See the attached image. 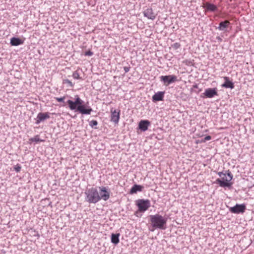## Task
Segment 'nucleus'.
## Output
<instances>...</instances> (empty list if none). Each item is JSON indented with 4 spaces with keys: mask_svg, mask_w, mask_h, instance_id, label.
Wrapping results in <instances>:
<instances>
[{
    "mask_svg": "<svg viewBox=\"0 0 254 254\" xmlns=\"http://www.w3.org/2000/svg\"><path fill=\"white\" fill-rule=\"evenodd\" d=\"M135 204L138 207V211L135 212V214H136L138 212H144L151 206L150 201L147 199H138L135 201Z\"/></svg>",
    "mask_w": 254,
    "mask_h": 254,
    "instance_id": "5",
    "label": "nucleus"
},
{
    "mask_svg": "<svg viewBox=\"0 0 254 254\" xmlns=\"http://www.w3.org/2000/svg\"><path fill=\"white\" fill-rule=\"evenodd\" d=\"M226 174L228 178L223 176L222 179L218 178L216 179V183L221 187H227L229 188L233 185V183L231 182V181L233 179V175L229 170L226 171Z\"/></svg>",
    "mask_w": 254,
    "mask_h": 254,
    "instance_id": "4",
    "label": "nucleus"
},
{
    "mask_svg": "<svg viewBox=\"0 0 254 254\" xmlns=\"http://www.w3.org/2000/svg\"><path fill=\"white\" fill-rule=\"evenodd\" d=\"M159 78L160 81L166 86L173 83L178 80L177 76L175 75H162Z\"/></svg>",
    "mask_w": 254,
    "mask_h": 254,
    "instance_id": "8",
    "label": "nucleus"
},
{
    "mask_svg": "<svg viewBox=\"0 0 254 254\" xmlns=\"http://www.w3.org/2000/svg\"><path fill=\"white\" fill-rule=\"evenodd\" d=\"M198 84H195L193 85V86H192L193 88L196 89V88H198Z\"/></svg>",
    "mask_w": 254,
    "mask_h": 254,
    "instance_id": "33",
    "label": "nucleus"
},
{
    "mask_svg": "<svg viewBox=\"0 0 254 254\" xmlns=\"http://www.w3.org/2000/svg\"><path fill=\"white\" fill-rule=\"evenodd\" d=\"M120 111L115 110L114 111H111V121L115 124H118L120 119Z\"/></svg>",
    "mask_w": 254,
    "mask_h": 254,
    "instance_id": "15",
    "label": "nucleus"
},
{
    "mask_svg": "<svg viewBox=\"0 0 254 254\" xmlns=\"http://www.w3.org/2000/svg\"><path fill=\"white\" fill-rule=\"evenodd\" d=\"M21 166L20 164H17L16 165L14 166L13 170L16 172L18 173L21 171Z\"/></svg>",
    "mask_w": 254,
    "mask_h": 254,
    "instance_id": "24",
    "label": "nucleus"
},
{
    "mask_svg": "<svg viewBox=\"0 0 254 254\" xmlns=\"http://www.w3.org/2000/svg\"><path fill=\"white\" fill-rule=\"evenodd\" d=\"M193 88H191V89H190V92H193Z\"/></svg>",
    "mask_w": 254,
    "mask_h": 254,
    "instance_id": "36",
    "label": "nucleus"
},
{
    "mask_svg": "<svg viewBox=\"0 0 254 254\" xmlns=\"http://www.w3.org/2000/svg\"><path fill=\"white\" fill-rule=\"evenodd\" d=\"M143 13L145 17L151 20L155 19L156 16V14L153 12L151 8H147L143 11Z\"/></svg>",
    "mask_w": 254,
    "mask_h": 254,
    "instance_id": "13",
    "label": "nucleus"
},
{
    "mask_svg": "<svg viewBox=\"0 0 254 254\" xmlns=\"http://www.w3.org/2000/svg\"><path fill=\"white\" fill-rule=\"evenodd\" d=\"M72 77L75 79H81V77L80 76L78 70H76L73 73Z\"/></svg>",
    "mask_w": 254,
    "mask_h": 254,
    "instance_id": "23",
    "label": "nucleus"
},
{
    "mask_svg": "<svg viewBox=\"0 0 254 254\" xmlns=\"http://www.w3.org/2000/svg\"><path fill=\"white\" fill-rule=\"evenodd\" d=\"M50 113L46 112L42 113L40 112L38 114L37 118L35 119L36 120V124L38 125L41 122L44 121L45 120L50 118Z\"/></svg>",
    "mask_w": 254,
    "mask_h": 254,
    "instance_id": "10",
    "label": "nucleus"
},
{
    "mask_svg": "<svg viewBox=\"0 0 254 254\" xmlns=\"http://www.w3.org/2000/svg\"><path fill=\"white\" fill-rule=\"evenodd\" d=\"M216 38L219 43L221 42L223 40L222 39L220 36H217Z\"/></svg>",
    "mask_w": 254,
    "mask_h": 254,
    "instance_id": "32",
    "label": "nucleus"
},
{
    "mask_svg": "<svg viewBox=\"0 0 254 254\" xmlns=\"http://www.w3.org/2000/svg\"><path fill=\"white\" fill-rule=\"evenodd\" d=\"M89 125L91 127H93L98 125V122L96 120H92L89 122Z\"/></svg>",
    "mask_w": 254,
    "mask_h": 254,
    "instance_id": "25",
    "label": "nucleus"
},
{
    "mask_svg": "<svg viewBox=\"0 0 254 254\" xmlns=\"http://www.w3.org/2000/svg\"><path fill=\"white\" fill-rule=\"evenodd\" d=\"M100 190V199H103L104 201L108 200L110 197V190L108 187H99Z\"/></svg>",
    "mask_w": 254,
    "mask_h": 254,
    "instance_id": "9",
    "label": "nucleus"
},
{
    "mask_svg": "<svg viewBox=\"0 0 254 254\" xmlns=\"http://www.w3.org/2000/svg\"><path fill=\"white\" fill-rule=\"evenodd\" d=\"M130 68V67L129 66H125L124 67V69L125 71V73H127L129 71V69Z\"/></svg>",
    "mask_w": 254,
    "mask_h": 254,
    "instance_id": "31",
    "label": "nucleus"
},
{
    "mask_svg": "<svg viewBox=\"0 0 254 254\" xmlns=\"http://www.w3.org/2000/svg\"><path fill=\"white\" fill-rule=\"evenodd\" d=\"M66 103L71 110L79 112L82 115H90L93 111L92 109L86 105L77 95L74 96V101L68 100Z\"/></svg>",
    "mask_w": 254,
    "mask_h": 254,
    "instance_id": "1",
    "label": "nucleus"
},
{
    "mask_svg": "<svg viewBox=\"0 0 254 254\" xmlns=\"http://www.w3.org/2000/svg\"><path fill=\"white\" fill-rule=\"evenodd\" d=\"M223 79H224V82L221 85V87L225 88H230L232 89L234 88V83L232 82V81L230 80L229 77L224 76L223 77Z\"/></svg>",
    "mask_w": 254,
    "mask_h": 254,
    "instance_id": "12",
    "label": "nucleus"
},
{
    "mask_svg": "<svg viewBox=\"0 0 254 254\" xmlns=\"http://www.w3.org/2000/svg\"><path fill=\"white\" fill-rule=\"evenodd\" d=\"M93 55V53L90 50L85 52L84 55L86 56H92Z\"/></svg>",
    "mask_w": 254,
    "mask_h": 254,
    "instance_id": "28",
    "label": "nucleus"
},
{
    "mask_svg": "<svg viewBox=\"0 0 254 254\" xmlns=\"http://www.w3.org/2000/svg\"><path fill=\"white\" fill-rule=\"evenodd\" d=\"M229 211L234 214H243L246 210V206L244 203L238 204L237 203L233 207L227 206Z\"/></svg>",
    "mask_w": 254,
    "mask_h": 254,
    "instance_id": "6",
    "label": "nucleus"
},
{
    "mask_svg": "<svg viewBox=\"0 0 254 254\" xmlns=\"http://www.w3.org/2000/svg\"><path fill=\"white\" fill-rule=\"evenodd\" d=\"M205 9V11L215 12L218 10L217 7L214 4L206 2L203 6Z\"/></svg>",
    "mask_w": 254,
    "mask_h": 254,
    "instance_id": "17",
    "label": "nucleus"
},
{
    "mask_svg": "<svg viewBox=\"0 0 254 254\" xmlns=\"http://www.w3.org/2000/svg\"><path fill=\"white\" fill-rule=\"evenodd\" d=\"M217 174L219 175V176L220 177H221L222 176L226 177L227 175L226 171L225 172V173H224L223 172H219Z\"/></svg>",
    "mask_w": 254,
    "mask_h": 254,
    "instance_id": "29",
    "label": "nucleus"
},
{
    "mask_svg": "<svg viewBox=\"0 0 254 254\" xmlns=\"http://www.w3.org/2000/svg\"><path fill=\"white\" fill-rule=\"evenodd\" d=\"M29 141L31 142H44L45 140L40 139L39 135H36L34 137L30 138Z\"/></svg>",
    "mask_w": 254,
    "mask_h": 254,
    "instance_id": "21",
    "label": "nucleus"
},
{
    "mask_svg": "<svg viewBox=\"0 0 254 254\" xmlns=\"http://www.w3.org/2000/svg\"><path fill=\"white\" fill-rule=\"evenodd\" d=\"M149 217L151 226L153 228L152 230L149 229L151 231H153L156 229L160 230L166 229L168 220L167 217L165 216H162L159 214H155L149 215Z\"/></svg>",
    "mask_w": 254,
    "mask_h": 254,
    "instance_id": "2",
    "label": "nucleus"
},
{
    "mask_svg": "<svg viewBox=\"0 0 254 254\" xmlns=\"http://www.w3.org/2000/svg\"><path fill=\"white\" fill-rule=\"evenodd\" d=\"M150 122L148 120H141L138 123V129L142 131H145L148 129V127L150 125Z\"/></svg>",
    "mask_w": 254,
    "mask_h": 254,
    "instance_id": "11",
    "label": "nucleus"
},
{
    "mask_svg": "<svg viewBox=\"0 0 254 254\" xmlns=\"http://www.w3.org/2000/svg\"><path fill=\"white\" fill-rule=\"evenodd\" d=\"M24 41L19 38L13 37L10 39V44L12 46H18L24 43Z\"/></svg>",
    "mask_w": 254,
    "mask_h": 254,
    "instance_id": "18",
    "label": "nucleus"
},
{
    "mask_svg": "<svg viewBox=\"0 0 254 254\" xmlns=\"http://www.w3.org/2000/svg\"><path fill=\"white\" fill-rule=\"evenodd\" d=\"M211 139V136L210 135H206L202 140V141L205 142L207 140H209Z\"/></svg>",
    "mask_w": 254,
    "mask_h": 254,
    "instance_id": "30",
    "label": "nucleus"
},
{
    "mask_svg": "<svg viewBox=\"0 0 254 254\" xmlns=\"http://www.w3.org/2000/svg\"><path fill=\"white\" fill-rule=\"evenodd\" d=\"M201 90H202V89H199V90H198V91H195V92L196 93L198 94L199 92H201Z\"/></svg>",
    "mask_w": 254,
    "mask_h": 254,
    "instance_id": "35",
    "label": "nucleus"
},
{
    "mask_svg": "<svg viewBox=\"0 0 254 254\" xmlns=\"http://www.w3.org/2000/svg\"><path fill=\"white\" fill-rule=\"evenodd\" d=\"M218 95L217 88H208L205 89L204 92L201 94L200 97L202 98H212Z\"/></svg>",
    "mask_w": 254,
    "mask_h": 254,
    "instance_id": "7",
    "label": "nucleus"
},
{
    "mask_svg": "<svg viewBox=\"0 0 254 254\" xmlns=\"http://www.w3.org/2000/svg\"><path fill=\"white\" fill-rule=\"evenodd\" d=\"M186 64H187V65H190V64H191V63H192L191 61H188V60H187V61H186Z\"/></svg>",
    "mask_w": 254,
    "mask_h": 254,
    "instance_id": "34",
    "label": "nucleus"
},
{
    "mask_svg": "<svg viewBox=\"0 0 254 254\" xmlns=\"http://www.w3.org/2000/svg\"><path fill=\"white\" fill-rule=\"evenodd\" d=\"M85 200L89 203L95 204L100 200L99 193L96 188L92 187L85 192Z\"/></svg>",
    "mask_w": 254,
    "mask_h": 254,
    "instance_id": "3",
    "label": "nucleus"
},
{
    "mask_svg": "<svg viewBox=\"0 0 254 254\" xmlns=\"http://www.w3.org/2000/svg\"><path fill=\"white\" fill-rule=\"evenodd\" d=\"M230 24V22L229 20H226L223 21H221L219 24V26L217 27L216 29L220 31L227 32V29Z\"/></svg>",
    "mask_w": 254,
    "mask_h": 254,
    "instance_id": "16",
    "label": "nucleus"
},
{
    "mask_svg": "<svg viewBox=\"0 0 254 254\" xmlns=\"http://www.w3.org/2000/svg\"><path fill=\"white\" fill-rule=\"evenodd\" d=\"M164 95L165 91H159L155 93L152 96V101L153 102H156L163 101L164 100Z\"/></svg>",
    "mask_w": 254,
    "mask_h": 254,
    "instance_id": "14",
    "label": "nucleus"
},
{
    "mask_svg": "<svg viewBox=\"0 0 254 254\" xmlns=\"http://www.w3.org/2000/svg\"><path fill=\"white\" fill-rule=\"evenodd\" d=\"M120 236V233H116V234L112 233L111 234V242L115 245L118 244L120 242V240H119Z\"/></svg>",
    "mask_w": 254,
    "mask_h": 254,
    "instance_id": "20",
    "label": "nucleus"
},
{
    "mask_svg": "<svg viewBox=\"0 0 254 254\" xmlns=\"http://www.w3.org/2000/svg\"><path fill=\"white\" fill-rule=\"evenodd\" d=\"M63 83L67 84L68 86L70 87H73L74 86V84L72 83V82L68 79H64Z\"/></svg>",
    "mask_w": 254,
    "mask_h": 254,
    "instance_id": "22",
    "label": "nucleus"
},
{
    "mask_svg": "<svg viewBox=\"0 0 254 254\" xmlns=\"http://www.w3.org/2000/svg\"><path fill=\"white\" fill-rule=\"evenodd\" d=\"M171 46L175 50H177L181 47V44L179 43L176 42L172 45Z\"/></svg>",
    "mask_w": 254,
    "mask_h": 254,
    "instance_id": "26",
    "label": "nucleus"
},
{
    "mask_svg": "<svg viewBox=\"0 0 254 254\" xmlns=\"http://www.w3.org/2000/svg\"><path fill=\"white\" fill-rule=\"evenodd\" d=\"M55 99L59 102L64 103V100L65 99V96L62 97H56Z\"/></svg>",
    "mask_w": 254,
    "mask_h": 254,
    "instance_id": "27",
    "label": "nucleus"
},
{
    "mask_svg": "<svg viewBox=\"0 0 254 254\" xmlns=\"http://www.w3.org/2000/svg\"><path fill=\"white\" fill-rule=\"evenodd\" d=\"M144 189V187L137 184H134L131 187V189L129 190V194H133L134 193H136L137 192H140L143 190Z\"/></svg>",
    "mask_w": 254,
    "mask_h": 254,
    "instance_id": "19",
    "label": "nucleus"
}]
</instances>
